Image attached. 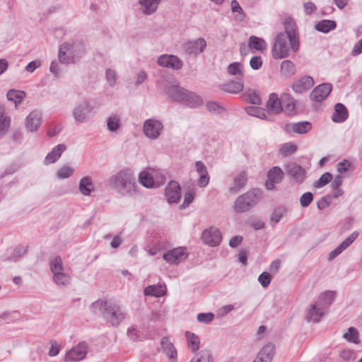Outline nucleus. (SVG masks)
Returning <instances> with one entry per match:
<instances>
[{
  "label": "nucleus",
  "mask_w": 362,
  "mask_h": 362,
  "mask_svg": "<svg viewBox=\"0 0 362 362\" xmlns=\"http://www.w3.org/2000/svg\"><path fill=\"white\" fill-rule=\"evenodd\" d=\"M106 185L125 197H134L138 191L136 178L130 169H123L111 175L106 180Z\"/></svg>",
  "instance_id": "1"
},
{
  "label": "nucleus",
  "mask_w": 362,
  "mask_h": 362,
  "mask_svg": "<svg viewBox=\"0 0 362 362\" xmlns=\"http://www.w3.org/2000/svg\"><path fill=\"white\" fill-rule=\"evenodd\" d=\"M90 310L94 315L100 314L113 327H118L125 317L120 307L110 300H98L90 305Z\"/></svg>",
  "instance_id": "2"
},
{
  "label": "nucleus",
  "mask_w": 362,
  "mask_h": 362,
  "mask_svg": "<svg viewBox=\"0 0 362 362\" xmlns=\"http://www.w3.org/2000/svg\"><path fill=\"white\" fill-rule=\"evenodd\" d=\"M263 192L259 188L252 189L240 195L235 201L234 211L244 213L255 207L262 199Z\"/></svg>",
  "instance_id": "3"
},
{
  "label": "nucleus",
  "mask_w": 362,
  "mask_h": 362,
  "mask_svg": "<svg viewBox=\"0 0 362 362\" xmlns=\"http://www.w3.org/2000/svg\"><path fill=\"white\" fill-rule=\"evenodd\" d=\"M290 49V38L288 35L279 33L274 40L272 48V56L276 59L286 58L289 56Z\"/></svg>",
  "instance_id": "4"
},
{
  "label": "nucleus",
  "mask_w": 362,
  "mask_h": 362,
  "mask_svg": "<svg viewBox=\"0 0 362 362\" xmlns=\"http://www.w3.org/2000/svg\"><path fill=\"white\" fill-rule=\"evenodd\" d=\"M93 106L88 100L78 103L73 109L72 115L75 122L78 123L86 122L91 116Z\"/></svg>",
  "instance_id": "5"
},
{
  "label": "nucleus",
  "mask_w": 362,
  "mask_h": 362,
  "mask_svg": "<svg viewBox=\"0 0 362 362\" xmlns=\"http://www.w3.org/2000/svg\"><path fill=\"white\" fill-rule=\"evenodd\" d=\"M280 34L288 35L290 38V45L291 50L296 52L299 49V37L296 30L295 22L291 18H286L284 21V31Z\"/></svg>",
  "instance_id": "6"
},
{
  "label": "nucleus",
  "mask_w": 362,
  "mask_h": 362,
  "mask_svg": "<svg viewBox=\"0 0 362 362\" xmlns=\"http://www.w3.org/2000/svg\"><path fill=\"white\" fill-rule=\"evenodd\" d=\"M206 45L205 39L199 37L185 42L182 45V49L185 54L195 57L205 50Z\"/></svg>",
  "instance_id": "7"
},
{
  "label": "nucleus",
  "mask_w": 362,
  "mask_h": 362,
  "mask_svg": "<svg viewBox=\"0 0 362 362\" xmlns=\"http://www.w3.org/2000/svg\"><path fill=\"white\" fill-rule=\"evenodd\" d=\"M284 177V171L279 166H274L267 173L264 187L267 190H273L275 185L281 183Z\"/></svg>",
  "instance_id": "8"
},
{
  "label": "nucleus",
  "mask_w": 362,
  "mask_h": 362,
  "mask_svg": "<svg viewBox=\"0 0 362 362\" xmlns=\"http://www.w3.org/2000/svg\"><path fill=\"white\" fill-rule=\"evenodd\" d=\"M88 350V345L85 341L79 342L76 346L72 347L65 355L66 362L79 361L83 359Z\"/></svg>",
  "instance_id": "9"
},
{
  "label": "nucleus",
  "mask_w": 362,
  "mask_h": 362,
  "mask_svg": "<svg viewBox=\"0 0 362 362\" xmlns=\"http://www.w3.org/2000/svg\"><path fill=\"white\" fill-rule=\"evenodd\" d=\"M163 128V124L158 119H148L144 124V134L149 139H157Z\"/></svg>",
  "instance_id": "10"
},
{
  "label": "nucleus",
  "mask_w": 362,
  "mask_h": 362,
  "mask_svg": "<svg viewBox=\"0 0 362 362\" xmlns=\"http://www.w3.org/2000/svg\"><path fill=\"white\" fill-rule=\"evenodd\" d=\"M202 239L204 244L214 247L221 243L222 235L218 229L211 227L203 231Z\"/></svg>",
  "instance_id": "11"
},
{
  "label": "nucleus",
  "mask_w": 362,
  "mask_h": 362,
  "mask_svg": "<svg viewBox=\"0 0 362 362\" xmlns=\"http://www.w3.org/2000/svg\"><path fill=\"white\" fill-rule=\"evenodd\" d=\"M332 86L329 83H322L316 86L310 93L312 100L321 102L324 100L332 91Z\"/></svg>",
  "instance_id": "12"
},
{
  "label": "nucleus",
  "mask_w": 362,
  "mask_h": 362,
  "mask_svg": "<svg viewBox=\"0 0 362 362\" xmlns=\"http://www.w3.org/2000/svg\"><path fill=\"white\" fill-rule=\"evenodd\" d=\"M166 199L169 203H177L181 198V187L176 181H170L165 188Z\"/></svg>",
  "instance_id": "13"
},
{
  "label": "nucleus",
  "mask_w": 362,
  "mask_h": 362,
  "mask_svg": "<svg viewBox=\"0 0 362 362\" xmlns=\"http://www.w3.org/2000/svg\"><path fill=\"white\" fill-rule=\"evenodd\" d=\"M158 64L164 67L179 70L182 67V62L175 55H162L158 58Z\"/></svg>",
  "instance_id": "14"
},
{
  "label": "nucleus",
  "mask_w": 362,
  "mask_h": 362,
  "mask_svg": "<svg viewBox=\"0 0 362 362\" xmlns=\"http://www.w3.org/2000/svg\"><path fill=\"white\" fill-rule=\"evenodd\" d=\"M80 47L82 52H83V46L81 43H73L71 45L65 42L63 43L59 49L58 58L60 63L69 64L73 61V57H69L66 54V52H69V49H74L76 47Z\"/></svg>",
  "instance_id": "15"
},
{
  "label": "nucleus",
  "mask_w": 362,
  "mask_h": 362,
  "mask_svg": "<svg viewBox=\"0 0 362 362\" xmlns=\"http://www.w3.org/2000/svg\"><path fill=\"white\" fill-rule=\"evenodd\" d=\"M42 114L38 110L32 111L25 119V128L28 132H34L41 124Z\"/></svg>",
  "instance_id": "16"
},
{
  "label": "nucleus",
  "mask_w": 362,
  "mask_h": 362,
  "mask_svg": "<svg viewBox=\"0 0 362 362\" xmlns=\"http://www.w3.org/2000/svg\"><path fill=\"white\" fill-rule=\"evenodd\" d=\"M358 236L357 231L353 232L341 243H340L334 250H332L328 257L329 260H332L344 251Z\"/></svg>",
  "instance_id": "17"
},
{
  "label": "nucleus",
  "mask_w": 362,
  "mask_h": 362,
  "mask_svg": "<svg viewBox=\"0 0 362 362\" xmlns=\"http://www.w3.org/2000/svg\"><path fill=\"white\" fill-rule=\"evenodd\" d=\"M287 174L297 183H302L305 177V170L296 163H289L286 166Z\"/></svg>",
  "instance_id": "18"
},
{
  "label": "nucleus",
  "mask_w": 362,
  "mask_h": 362,
  "mask_svg": "<svg viewBox=\"0 0 362 362\" xmlns=\"http://www.w3.org/2000/svg\"><path fill=\"white\" fill-rule=\"evenodd\" d=\"M195 170L199 175V177L197 180V184L199 187H205L208 185L209 182V175L207 168L202 161H196Z\"/></svg>",
  "instance_id": "19"
},
{
  "label": "nucleus",
  "mask_w": 362,
  "mask_h": 362,
  "mask_svg": "<svg viewBox=\"0 0 362 362\" xmlns=\"http://www.w3.org/2000/svg\"><path fill=\"white\" fill-rule=\"evenodd\" d=\"M313 85V78L308 76H304L293 83L292 89L296 93H303L311 88Z\"/></svg>",
  "instance_id": "20"
},
{
  "label": "nucleus",
  "mask_w": 362,
  "mask_h": 362,
  "mask_svg": "<svg viewBox=\"0 0 362 362\" xmlns=\"http://www.w3.org/2000/svg\"><path fill=\"white\" fill-rule=\"evenodd\" d=\"M247 175L245 171H241L234 177L228 191L231 194H237L247 184Z\"/></svg>",
  "instance_id": "21"
},
{
  "label": "nucleus",
  "mask_w": 362,
  "mask_h": 362,
  "mask_svg": "<svg viewBox=\"0 0 362 362\" xmlns=\"http://www.w3.org/2000/svg\"><path fill=\"white\" fill-rule=\"evenodd\" d=\"M186 257L187 255H185L184 248L182 247L173 249L163 255V259L170 264H177Z\"/></svg>",
  "instance_id": "22"
},
{
  "label": "nucleus",
  "mask_w": 362,
  "mask_h": 362,
  "mask_svg": "<svg viewBox=\"0 0 362 362\" xmlns=\"http://www.w3.org/2000/svg\"><path fill=\"white\" fill-rule=\"evenodd\" d=\"M326 312L327 311L325 309H321V306L317 305V303L315 302V303L310 306V308L305 316V319L308 322H313L315 323L318 322L325 315Z\"/></svg>",
  "instance_id": "23"
},
{
  "label": "nucleus",
  "mask_w": 362,
  "mask_h": 362,
  "mask_svg": "<svg viewBox=\"0 0 362 362\" xmlns=\"http://www.w3.org/2000/svg\"><path fill=\"white\" fill-rule=\"evenodd\" d=\"M274 352V344H266L258 353L253 362H271Z\"/></svg>",
  "instance_id": "24"
},
{
  "label": "nucleus",
  "mask_w": 362,
  "mask_h": 362,
  "mask_svg": "<svg viewBox=\"0 0 362 362\" xmlns=\"http://www.w3.org/2000/svg\"><path fill=\"white\" fill-rule=\"evenodd\" d=\"M282 112L289 115H293L296 113V101L294 98L288 93L281 95Z\"/></svg>",
  "instance_id": "25"
},
{
  "label": "nucleus",
  "mask_w": 362,
  "mask_h": 362,
  "mask_svg": "<svg viewBox=\"0 0 362 362\" xmlns=\"http://www.w3.org/2000/svg\"><path fill=\"white\" fill-rule=\"evenodd\" d=\"M66 149V146L64 144H58L54 146L52 151L49 152L45 158L44 163L48 165L57 161L61 156L62 153Z\"/></svg>",
  "instance_id": "26"
},
{
  "label": "nucleus",
  "mask_w": 362,
  "mask_h": 362,
  "mask_svg": "<svg viewBox=\"0 0 362 362\" xmlns=\"http://www.w3.org/2000/svg\"><path fill=\"white\" fill-rule=\"evenodd\" d=\"M186 90L179 86H170L166 88V93L173 101L182 103Z\"/></svg>",
  "instance_id": "27"
},
{
  "label": "nucleus",
  "mask_w": 362,
  "mask_h": 362,
  "mask_svg": "<svg viewBox=\"0 0 362 362\" xmlns=\"http://www.w3.org/2000/svg\"><path fill=\"white\" fill-rule=\"evenodd\" d=\"M348 115V111L345 105L339 103L334 106V112L332 117V119L334 122L341 123L347 119Z\"/></svg>",
  "instance_id": "28"
},
{
  "label": "nucleus",
  "mask_w": 362,
  "mask_h": 362,
  "mask_svg": "<svg viewBox=\"0 0 362 362\" xmlns=\"http://www.w3.org/2000/svg\"><path fill=\"white\" fill-rule=\"evenodd\" d=\"M182 103L190 107H197L203 103L202 98L196 93L186 90Z\"/></svg>",
  "instance_id": "29"
},
{
  "label": "nucleus",
  "mask_w": 362,
  "mask_h": 362,
  "mask_svg": "<svg viewBox=\"0 0 362 362\" xmlns=\"http://www.w3.org/2000/svg\"><path fill=\"white\" fill-rule=\"evenodd\" d=\"M267 107L269 110L275 114H279L282 112L281 106V96L278 97L276 93H271L267 103Z\"/></svg>",
  "instance_id": "30"
},
{
  "label": "nucleus",
  "mask_w": 362,
  "mask_h": 362,
  "mask_svg": "<svg viewBox=\"0 0 362 362\" xmlns=\"http://www.w3.org/2000/svg\"><path fill=\"white\" fill-rule=\"evenodd\" d=\"M334 297L335 293L334 291H327L322 293L315 302L317 303V305L321 306V309L322 308L327 311L329 307L332 303Z\"/></svg>",
  "instance_id": "31"
},
{
  "label": "nucleus",
  "mask_w": 362,
  "mask_h": 362,
  "mask_svg": "<svg viewBox=\"0 0 362 362\" xmlns=\"http://www.w3.org/2000/svg\"><path fill=\"white\" fill-rule=\"evenodd\" d=\"M160 344L161 349L166 356L170 359H175L177 357V351L169 339L165 337H163Z\"/></svg>",
  "instance_id": "32"
},
{
  "label": "nucleus",
  "mask_w": 362,
  "mask_h": 362,
  "mask_svg": "<svg viewBox=\"0 0 362 362\" xmlns=\"http://www.w3.org/2000/svg\"><path fill=\"white\" fill-rule=\"evenodd\" d=\"M80 192L85 196H90L93 190V183L90 176H86L81 179L78 185Z\"/></svg>",
  "instance_id": "33"
},
{
  "label": "nucleus",
  "mask_w": 362,
  "mask_h": 362,
  "mask_svg": "<svg viewBox=\"0 0 362 362\" xmlns=\"http://www.w3.org/2000/svg\"><path fill=\"white\" fill-rule=\"evenodd\" d=\"M222 90L230 93H238L243 89V83L240 81L231 80L221 86Z\"/></svg>",
  "instance_id": "34"
},
{
  "label": "nucleus",
  "mask_w": 362,
  "mask_h": 362,
  "mask_svg": "<svg viewBox=\"0 0 362 362\" xmlns=\"http://www.w3.org/2000/svg\"><path fill=\"white\" fill-rule=\"evenodd\" d=\"M166 293V288L161 285H151L146 287L144 290L145 296H151L155 297H161Z\"/></svg>",
  "instance_id": "35"
},
{
  "label": "nucleus",
  "mask_w": 362,
  "mask_h": 362,
  "mask_svg": "<svg viewBox=\"0 0 362 362\" xmlns=\"http://www.w3.org/2000/svg\"><path fill=\"white\" fill-rule=\"evenodd\" d=\"M139 180L140 183L146 188L155 187V182L151 169L148 171L141 172L139 175Z\"/></svg>",
  "instance_id": "36"
},
{
  "label": "nucleus",
  "mask_w": 362,
  "mask_h": 362,
  "mask_svg": "<svg viewBox=\"0 0 362 362\" xmlns=\"http://www.w3.org/2000/svg\"><path fill=\"white\" fill-rule=\"evenodd\" d=\"M337 23L332 20H322L316 23L315 28L321 33H327L329 31L335 29Z\"/></svg>",
  "instance_id": "37"
},
{
  "label": "nucleus",
  "mask_w": 362,
  "mask_h": 362,
  "mask_svg": "<svg viewBox=\"0 0 362 362\" xmlns=\"http://www.w3.org/2000/svg\"><path fill=\"white\" fill-rule=\"evenodd\" d=\"M160 0H139V3L144 7L143 13L146 15L153 13Z\"/></svg>",
  "instance_id": "38"
},
{
  "label": "nucleus",
  "mask_w": 362,
  "mask_h": 362,
  "mask_svg": "<svg viewBox=\"0 0 362 362\" xmlns=\"http://www.w3.org/2000/svg\"><path fill=\"white\" fill-rule=\"evenodd\" d=\"M6 98L8 100L13 102L16 107L25 98V93L23 90L11 89L7 92Z\"/></svg>",
  "instance_id": "39"
},
{
  "label": "nucleus",
  "mask_w": 362,
  "mask_h": 362,
  "mask_svg": "<svg viewBox=\"0 0 362 362\" xmlns=\"http://www.w3.org/2000/svg\"><path fill=\"white\" fill-rule=\"evenodd\" d=\"M27 252V247L18 245L12 250V256L7 257H1L2 261L17 262Z\"/></svg>",
  "instance_id": "40"
},
{
  "label": "nucleus",
  "mask_w": 362,
  "mask_h": 362,
  "mask_svg": "<svg viewBox=\"0 0 362 362\" xmlns=\"http://www.w3.org/2000/svg\"><path fill=\"white\" fill-rule=\"evenodd\" d=\"M312 127V124L310 122L303 121L292 124L291 129L296 134H303L310 132Z\"/></svg>",
  "instance_id": "41"
},
{
  "label": "nucleus",
  "mask_w": 362,
  "mask_h": 362,
  "mask_svg": "<svg viewBox=\"0 0 362 362\" xmlns=\"http://www.w3.org/2000/svg\"><path fill=\"white\" fill-rule=\"evenodd\" d=\"M185 335L187 339L189 348L195 354L199 348L200 341L198 336L189 332H186Z\"/></svg>",
  "instance_id": "42"
},
{
  "label": "nucleus",
  "mask_w": 362,
  "mask_h": 362,
  "mask_svg": "<svg viewBox=\"0 0 362 362\" xmlns=\"http://www.w3.org/2000/svg\"><path fill=\"white\" fill-rule=\"evenodd\" d=\"M281 72L284 76L291 77L296 73V66L291 61L284 60L281 64Z\"/></svg>",
  "instance_id": "43"
},
{
  "label": "nucleus",
  "mask_w": 362,
  "mask_h": 362,
  "mask_svg": "<svg viewBox=\"0 0 362 362\" xmlns=\"http://www.w3.org/2000/svg\"><path fill=\"white\" fill-rule=\"evenodd\" d=\"M343 338L350 343L359 344V333L356 328L350 327L348 331L343 334Z\"/></svg>",
  "instance_id": "44"
},
{
  "label": "nucleus",
  "mask_w": 362,
  "mask_h": 362,
  "mask_svg": "<svg viewBox=\"0 0 362 362\" xmlns=\"http://www.w3.org/2000/svg\"><path fill=\"white\" fill-rule=\"evenodd\" d=\"M11 124L9 117L4 116V109L0 108V138L8 131Z\"/></svg>",
  "instance_id": "45"
},
{
  "label": "nucleus",
  "mask_w": 362,
  "mask_h": 362,
  "mask_svg": "<svg viewBox=\"0 0 362 362\" xmlns=\"http://www.w3.org/2000/svg\"><path fill=\"white\" fill-rule=\"evenodd\" d=\"M249 46L256 50L262 51L266 49L267 44L263 39L252 35L249 38Z\"/></svg>",
  "instance_id": "46"
},
{
  "label": "nucleus",
  "mask_w": 362,
  "mask_h": 362,
  "mask_svg": "<svg viewBox=\"0 0 362 362\" xmlns=\"http://www.w3.org/2000/svg\"><path fill=\"white\" fill-rule=\"evenodd\" d=\"M189 362H211V356L208 349H202L196 353Z\"/></svg>",
  "instance_id": "47"
},
{
  "label": "nucleus",
  "mask_w": 362,
  "mask_h": 362,
  "mask_svg": "<svg viewBox=\"0 0 362 362\" xmlns=\"http://www.w3.org/2000/svg\"><path fill=\"white\" fill-rule=\"evenodd\" d=\"M228 73L232 76H243V65L240 62H233L228 66Z\"/></svg>",
  "instance_id": "48"
},
{
  "label": "nucleus",
  "mask_w": 362,
  "mask_h": 362,
  "mask_svg": "<svg viewBox=\"0 0 362 362\" xmlns=\"http://www.w3.org/2000/svg\"><path fill=\"white\" fill-rule=\"evenodd\" d=\"M53 280L58 286H66L70 283L71 277L63 272L53 274Z\"/></svg>",
  "instance_id": "49"
},
{
  "label": "nucleus",
  "mask_w": 362,
  "mask_h": 362,
  "mask_svg": "<svg viewBox=\"0 0 362 362\" xmlns=\"http://www.w3.org/2000/svg\"><path fill=\"white\" fill-rule=\"evenodd\" d=\"M50 269L53 274L64 271L62 260L59 256H57L50 260Z\"/></svg>",
  "instance_id": "50"
},
{
  "label": "nucleus",
  "mask_w": 362,
  "mask_h": 362,
  "mask_svg": "<svg viewBox=\"0 0 362 362\" xmlns=\"http://www.w3.org/2000/svg\"><path fill=\"white\" fill-rule=\"evenodd\" d=\"M153 181L155 182V188L163 185L165 182V176L163 172L155 169H151Z\"/></svg>",
  "instance_id": "51"
},
{
  "label": "nucleus",
  "mask_w": 362,
  "mask_h": 362,
  "mask_svg": "<svg viewBox=\"0 0 362 362\" xmlns=\"http://www.w3.org/2000/svg\"><path fill=\"white\" fill-rule=\"evenodd\" d=\"M107 129L110 132L117 131L120 127V119L117 115H111L107 120Z\"/></svg>",
  "instance_id": "52"
},
{
  "label": "nucleus",
  "mask_w": 362,
  "mask_h": 362,
  "mask_svg": "<svg viewBox=\"0 0 362 362\" xmlns=\"http://www.w3.org/2000/svg\"><path fill=\"white\" fill-rule=\"evenodd\" d=\"M332 177V175L330 173L327 172L320 176L318 180L314 183V186L316 188H321L330 182Z\"/></svg>",
  "instance_id": "53"
},
{
  "label": "nucleus",
  "mask_w": 362,
  "mask_h": 362,
  "mask_svg": "<svg viewBox=\"0 0 362 362\" xmlns=\"http://www.w3.org/2000/svg\"><path fill=\"white\" fill-rule=\"evenodd\" d=\"M74 169L67 165H63L57 172V176L59 179H66L71 176Z\"/></svg>",
  "instance_id": "54"
},
{
  "label": "nucleus",
  "mask_w": 362,
  "mask_h": 362,
  "mask_svg": "<svg viewBox=\"0 0 362 362\" xmlns=\"http://www.w3.org/2000/svg\"><path fill=\"white\" fill-rule=\"evenodd\" d=\"M206 107L211 113L222 114L225 111V108L214 101L207 103Z\"/></svg>",
  "instance_id": "55"
},
{
  "label": "nucleus",
  "mask_w": 362,
  "mask_h": 362,
  "mask_svg": "<svg viewBox=\"0 0 362 362\" xmlns=\"http://www.w3.org/2000/svg\"><path fill=\"white\" fill-rule=\"evenodd\" d=\"M339 356L346 362L353 361L356 358V354L354 351L351 349H344L340 354Z\"/></svg>",
  "instance_id": "56"
},
{
  "label": "nucleus",
  "mask_w": 362,
  "mask_h": 362,
  "mask_svg": "<svg viewBox=\"0 0 362 362\" xmlns=\"http://www.w3.org/2000/svg\"><path fill=\"white\" fill-rule=\"evenodd\" d=\"M195 196V193L193 189H191L187 192L184 195V201L182 204L180 206V209L187 208L194 200Z\"/></svg>",
  "instance_id": "57"
},
{
  "label": "nucleus",
  "mask_w": 362,
  "mask_h": 362,
  "mask_svg": "<svg viewBox=\"0 0 362 362\" xmlns=\"http://www.w3.org/2000/svg\"><path fill=\"white\" fill-rule=\"evenodd\" d=\"M313 200V194L310 192H307L300 197V204L302 207H308Z\"/></svg>",
  "instance_id": "58"
},
{
  "label": "nucleus",
  "mask_w": 362,
  "mask_h": 362,
  "mask_svg": "<svg viewBox=\"0 0 362 362\" xmlns=\"http://www.w3.org/2000/svg\"><path fill=\"white\" fill-rule=\"evenodd\" d=\"M272 275L268 272H262L258 276V281L264 288H267L271 283Z\"/></svg>",
  "instance_id": "59"
},
{
  "label": "nucleus",
  "mask_w": 362,
  "mask_h": 362,
  "mask_svg": "<svg viewBox=\"0 0 362 362\" xmlns=\"http://www.w3.org/2000/svg\"><path fill=\"white\" fill-rule=\"evenodd\" d=\"M214 318V315L212 313H202L197 315V319L199 322L209 324Z\"/></svg>",
  "instance_id": "60"
},
{
  "label": "nucleus",
  "mask_w": 362,
  "mask_h": 362,
  "mask_svg": "<svg viewBox=\"0 0 362 362\" xmlns=\"http://www.w3.org/2000/svg\"><path fill=\"white\" fill-rule=\"evenodd\" d=\"M351 166V163L346 159H344L337 165V171L340 174L346 173Z\"/></svg>",
  "instance_id": "61"
},
{
  "label": "nucleus",
  "mask_w": 362,
  "mask_h": 362,
  "mask_svg": "<svg viewBox=\"0 0 362 362\" xmlns=\"http://www.w3.org/2000/svg\"><path fill=\"white\" fill-rule=\"evenodd\" d=\"M297 150V146L293 144H286L281 148V152L284 156L293 153Z\"/></svg>",
  "instance_id": "62"
},
{
  "label": "nucleus",
  "mask_w": 362,
  "mask_h": 362,
  "mask_svg": "<svg viewBox=\"0 0 362 362\" xmlns=\"http://www.w3.org/2000/svg\"><path fill=\"white\" fill-rule=\"evenodd\" d=\"M106 78L110 86H114L116 83V72L115 70L111 69H107L106 70Z\"/></svg>",
  "instance_id": "63"
},
{
  "label": "nucleus",
  "mask_w": 362,
  "mask_h": 362,
  "mask_svg": "<svg viewBox=\"0 0 362 362\" xmlns=\"http://www.w3.org/2000/svg\"><path fill=\"white\" fill-rule=\"evenodd\" d=\"M250 65L251 68L254 70H258L261 68L262 65V60L261 57L255 56L252 57L250 61Z\"/></svg>",
  "instance_id": "64"
}]
</instances>
